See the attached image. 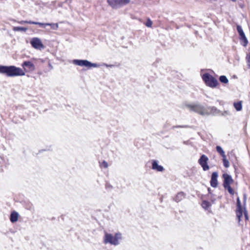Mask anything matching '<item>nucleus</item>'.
I'll return each instance as SVG.
<instances>
[{"label": "nucleus", "mask_w": 250, "mask_h": 250, "mask_svg": "<svg viewBox=\"0 0 250 250\" xmlns=\"http://www.w3.org/2000/svg\"><path fill=\"white\" fill-rule=\"evenodd\" d=\"M21 65L24 70L14 65L5 66L0 65V73L4 74L9 77L21 76L25 75V72H32L36 69L34 64L30 61H24Z\"/></svg>", "instance_id": "obj_1"}, {"label": "nucleus", "mask_w": 250, "mask_h": 250, "mask_svg": "<svg viewBox=\"0 0 250 250\" xmlns=\"http://www.w3.org/2000/svg\"><path fill=\"white\" fill-rule=\"evenodd\" d=\"M122 238V234L120 233H116L113 236L112 234L105 232L104 237V243L105 244H110L117 246L119 244V240H121Z\"/></svg>", "instance_id": "obj_2"}, {"label": "nucleus", "mask_w": 250, "mask_h": 250, "mask_svg": "<svg viewBox=\"0 0 250 250\" xmlns=\"http://www.w3.org/2000/svg\"><path fill=\"white\" fill-rule=\"evenodd\" d=\"M236 207V217L238 219V222L240 223L241 217L243 216V212L245 219L246 220H248V214L247 211L246 210L245 207L243 208L239 197L237 198Z\"/></svg>", "instance_id": "obj_3"}, {"label": "nucleus", "mask_w": 250, "mask_h": 250, "mask_svg": "<svg viewBox=\"0 0 250 250\" xmlns=\"http://www.w3.org/2000/svg\"><path fill=\"white\" fill-rule=\"evenodd\" d=\"M202 79L206 84L210 87H215L218 83V81L212 75L208 73H205L202 75Z\"/></svg>", "instance_id": "obj_4"}, {"label": "nucleus", "mask_w": 250, "mask_h": 250, "mask_svg": "<svg viewBox=\"0 0 250 250\" xmlns=\"http://www.w3.org/2000/svg\"><path fill=\"white\" fill-rule=\"evenodd\" d=\"M187 107L192 111H194L196 112L202 116H205L208 114V113L207 112V109L205 107L200 104H188L187 105Z\"/></svg>", "instance_id": "obj_5"}, {"label": "nucleus", "mask_w": 250, "mask_h": 250, "mask_svg": "<svg viewBox=\"0 0 250 250\" xmlns=\"http://www.w3.org/2000/svg\"><path fill=\"white\" fill-rule=\"evenodd\" d=\"M108 4L113 9H118L130 2V0H107Z\"/></svg>", "instance_id": "obj_6"}, {"label": "nucleus", "mask_w": 250, "mask_h": 250, "mask_svg": "<svg viewBox=\"0 0 250 250\" xmlns=\"http://www.w3.org/2000/svg\"><path fill=\"white\" fill-rule=\"evenodd\" d=\"M73 62L75 65L79 66H84L88 68L97 67L98 65L97 63H92L86 60H74Z\"/></svg>", "instance_id": "obj_7"}, {"label": "nucleus", "mask_w": 250, "mask_h": 250, "mask_svg": "<svg viewBox=\"0 0 250 250\" xmlns=\"http://www.w3.org/2000/svg\"><path fill=\"white\" fill-rule=\"evenodd\" d=\"M208 158L204 154L202 155L198 160V163L201 165L204 171H207L209 168L208 165Z\"/></svg>", "instance_id": "obj_8"}, {"label": "nucleus", "mask_w": 250, "mask_h": 250, "mask_svg": "<svg viewBox=\"0 0 250 250\" xmlns=\"http://www.w3.org/2000/svg\"><path fill=\"white\" fill-rule=\"evenodd\" d=\"M30 43L32 47L35 49H41L44 47L41 40L38 38H33L31 40Z\"/></svg>", "instance_id": "obj_9"}, {"label": "nucleus", "mask_w": 250, "mask_h": 250, "mask_svg": "<svg viewBox=\"0 0 250 250\" xmlns=\"http://www.w3.org/2000/svg\"><path fill=\"white\" fill-rule=\"evenodd\" d=\"M218 176V172H213L211 174V180L210 181V185L213 188H216L218 186L217 178Z\"/></svg>", "instance_id": "obj_10"}, {"label": "nucleus", "mask_w": 250, "mask_h": 250, "mask_svg": "<svg viewBox=\"0 0 250 250\" xmlns=\"http://www.w3.org/2000/svg\"><path fill=\"white\" fill-rule=\"evenodd\" d=\"M223 178H224L223 186L230 185L233 182L231 176L227 173L223 174Z\"/></svg>", "instance_id": "obj_11"}, {"label": "nucleus", "mask_w": 250, "mask_h": 250, "mask_svg": "<svg viewBox=\"0 0 250 250\" xmlns=\"http://www.w3.org/2000/svg\"><path fill=\"white\" fill-rule=\"evenodd\" d=\"M152 169L159 172H162L164 170L163 167L159 165L158 161L156 160H152Z\"/></svg>", "instance_id": "obj_12"}, {"label": "nucleus", "mask_w": 250, "mask_h": 250, "mask_svg": "<svg viewBox=\"0 0 250 250\" xmlns=\"http://www.w3.org/2000/svg\"><path fill=\"white\" fill-rule=\"evenodd\" d=\"M207 109V112L208 113L206 115L210 114L216 115L220 112V111L215 106H209Z\"/></svg>", "instance_id": "obj_13"}, {"label": "nucleus", "mask_w": 250, "mask_h": 250, "mask_svg": "<svg viewBox=\"0 0 250 250\" xmlns=\"http://www.w3.org/2000/svg\"><path fill=\"white\" fill-rule=\"evenodd\" d=\"M18 213L15 211H13L10 214V220L12 223H15L18 221Z\"/></svg>", "instance_id": "obj_14"}, {"label": "nucleus", "mask_w": 250, "mask_h": 250, "mask_svg": "<svg viewBox=\"0 0 250 250\" xmlns=\"http://www.w3.org/2000/svg\"><path fill=\"white\" fill-rule=\"evenodd\" d=\"M185 198V193L183 192H180L177 194L173 198V200L176 202L182 201Z\"/></svg>", "instance_id": "obj_15"}, {"label": "nucleus", "mask_w": 250, "mask_h": 250, "mask_svg": "<svg viewBox=\"0 0 250 250\" xmlns=\"http://www.w3.org/2000/svg\"><path fill=\"white\" fill-rule=\"evenodd\" d=\"M233 106L237 111H241L242 108V102L239 101L238 102L234 103Z\"/></svg>", "instance_id": "obj_16"}, {"label": "nucleus", "mask_w": 250, "mask_h": 250, "mask_svg": "<svg viewBox=\"0 0 250 250\" xmlns=\"http://www.w3.org/2000/svg\"><path fill=\"white\" fill-rule=\"evenodd\" d=\"M216 151H217V152L222 157H225V156H226V154H225V153L224 152V151L223 150V149H222V148L220 146H217L216 147Z\"/></svg>", "instance_id": "obj_17"}, {"label": "nucleus", "mask_w": 250, "mask_h": 250, "mask_svg": "<svg viewBox=\"0 0 250 250\" xmlns=\"http://www.w3.org/2000/svg\"><path fill=\"white\" fill-rule=\"evenodd\" d=\"M240 40L241 42V44L244 46L246 47L248 43V41L246 37V36L242 37L241 38H240Z\"/></svg>", "instance_id": "obj_18"}, {"label": "nucleus", "mask_w": 250, "mask_h": 250, "mask_svg": "<svg viewBox=\"0 0 250 250\" xmlns=\"http://www.w3.org/2000/svg\"><path fill=\"white\" fill-rule=\"evenodd\" d=\"M13 30L14 31H23L26 32L27 30V28L26 27H22L20 26L14 27Z\"/></svg>", "instance_id": "obj_19"}, {"label": "nucleus", "mask_w": 250, "mask_h": 250, "mask_svg": "<svg viewBox=\"0 0 250 250\" xmlns=\"http://www.w3.org/2000/svg\"><path fill=\"white\" fill-rule=\"evenodd\" d=\"M210 206V203L207 201L205 200L202 202V207L205 209H207Z\"/></svg>", "instance_id": "obj_20"}, {"label": "nucleus", "mask_w": 250, "mask_h": 250, "mask_svg": "<svg viewBox=\"0 0 250 250\" xmlns=\"http://www.w3.org/2000/svg\"><path fill=\"white\" fill-rule=\"evenodd\" d=\"M219 81L224 83H227L229 82V80L226 76L222 75L219 77Z\"/></svg>", "instance_id": "obj_21"}, {"label": "nucleus", "mask_w": 250, "mask_h": 250, "mask_svg": "<svg viewBox=\"0 0 250 250\" xmlns=\"http://www.w3.org/2000/svg\"><path fill=\"white\" fill-rule=\"evenodd\" d=\"M223 158V165L226 168H228L229 166V161L227 159L226 156Z\"/></svg>", "instance_id": "obj_22"}, {"label": "nucleus", "mask_w": 250, "mask_h": 250, "mask_svg": "<svg viewBox=\"0 0 250 250\" xmlns=\"http://www.w3.org/2000/svg\"><path fill=\"white\" fill-rule=\"evenodd\" d=\"M223 187L225 189H226L228 190L230 194H232V195L234 194V191L233 189L231 188L230 185L225 186H223Z\"/></svg>", "instance_id": "obj_23"}, {"label": "nucleus", "mask_w": 250, "mask_h": 250, "mask_svg": "<svg viewBox=\"0 0 250 250\" xmlns=\"http://www.w3.org/2000/svg\"><path fill=\"white\" fill-rule=\"evenodd\" d=\"M46 24H47L48 26H50L51 28L54 30H57L59 27L58 23H47Z\"/></svg>", "instance_id": "obj_24"}, {"label": "nucleus", "mask_w": 250, "mask_h": 250, "mask_svg": "<svg viewBox=\"0 0 250 250\" xmlns=\"http://www.w3.org/2000/svg\"><path fill=\"white\" fill-rule=\"evenodd\" d=\"M47 23H42L36 21H32V24L39 25L42 27H45L46 26H48L47 24H46Z\"/></svg>", "instance_id": "obj_25"}, {"label": "nucleus", "mask_w": 250, "mask_h": 250, "mask_svg": "<svg viewBox=\"0 0 250 250\" xmlns=\"http://www.w3.org/2000/svg\"><path fill=\"white\" fill-rule=\"evenodd\" d=\"M145 25L148 27H151L152 25V21L150 19H148L145 23Z\"/></svg>", "instance_id": "obj_26"}, {"label": "nucleus", "mask_w": 250, "mask_h": 250, "mask_svg": "<svg viewBox=\"0 0 250 250\" xmlns=\"http://www.w3.org/2000/svg\"><path fill=\"white\" fill-rule=\"evenodd\" d=\"M100 166L101 167H103L104 168H107L108 166V163L105 161H103L102 163L100 165Z\"/></svg>", "instance_id": "obj_27"}, {"label": "nucleus", "mask_w": 250, "mask_h": 250, "mask_svg": "<svg viewBox=\"0 0 250 250\" xmlns=\"http://www.w3.org/2000/svg\"><path fill=\"white\" fill-rule=\"evenodd\" d=\"M105 188L108 190H111L113 188V186L110 185L108 182H106Z\"/></svg>", "instance_id": "obj_28"}, {"label": "nucleus", "mask_w": 250, "mask_h": 250, "mask_svg": "<svg viewBox=\"0 0 250 250\" xmlns=\"http://www.w3.org/2000/svg\"><path fill=\"white\" fill-rule=\"evenodd\" d=\"M20 24H23V23H28V24H32V21H20L18 22Z\"/></svg>", "instance_id": "obj_29"}, {"label": "nucleus", "mask_w": 250, "mask_h": 250, "mask_svg": "<svg viewBox=\"0 0 250 250\" xmlns=\"http://www.w3.org/2000/svg\"><path fill=\"white\" fill-rule=\"evenodd\" d=\"M246 60L248 67L250 68V55L246 57Z\"/></svg>", "instance_id": "obj_30"}, {"label": "nucleus", "mask_w": 250, "mask_h": 250, "mask_svg": "<svg viewBox=\"0 0 250 250\" xmlns=\"http://www.w3.org/2000/svg\"><path fill=\"white\" fill-rule=\"evenodd\" d=\"M237 30L238 32V33H240L243 31L242 27L240 25H237Z\"/></svg>", "instance_id": "obj_31"}, {"label": "nucleus", "mask_w": 250, "mask_h": 250, "mask_svg": "<svg viewBox=\"0 0 250 250\" xmlns=\"http://www.w3.org/2000/svg\"><path fill=\"white\" fill-rule=\"evenodd\" d=\"M246 200H247V196H246V194H244L243 195V203H244V206H245V205H246Z\"/></svg>", "instance_id": "obj_32"}, {"label": "nucleus", "mask_w": 250, "mask_h": 250, "mask_svg": "<svg viewBox=\"0 0 250 250\" xmlns=\"http://www.w3.org/2000/svg\"><path fill=\"white\" fill-rule=\"evenodd\" d=\"M188 127V125H183V126L178 125V126H174L172 127L174 128L175 127Z\"/></svg>", "instance_id": "obj_33"}, {"label": "nucleus", "mask_w": 250, "mask_h": 250, "mask_svg": "<svg viewBox=\"0 0 250 250\" xmlns=\"http://www.w3.org/2000/svg\"><path fill=\"white\" fill-rule=\"evenodd\" d=\"M239 35L240 38H241V37H244V36H245V34L244 31H243L242 32L239 33Z\"/></svg>", "instance_id": "obj_34"}, {"label": "nucleus", "mask_w": 250, "mask_h": 250, "mask_svg": "<svg viewBox=\"0 0 250 250\" xmlns=\"http://www.w3.org/2000/svg\"><path fill=\"white\" fill-rule=\"evenodd\" d=\"M229 115V112L228 111H225L223 113H222V115L223 116H226V115Z\"/></svg>", "instance_id": "obj_35"}, {"label": "nucleus", "mask_w": 250, "mask_h": 250, "mask_svg": "<svg viewBox=\"0 0 250 250\" xmlns=\"http://www.w3.org/2000/svg\"><path fill=\"white\" fill-rule=\"evenodd\" d=\"M208 191L209 193H210V188H208Z\"/></svg>", "instance_id": "obj_36"}, {"label": "nucleus", "mask_w": 250, "mask_h": 250, "mask_svg": "<svg viewBox=\"0 0 250 250\" xmlns=\"http://www.w3.org/2000/svg\"><path fill=\"white\" fill-rule=\"evenodd\" d=\"M71 1V0H66V2H68V1H70V2Z\"/></svg>", "instance_id": "obj_37"}]
</instances>
